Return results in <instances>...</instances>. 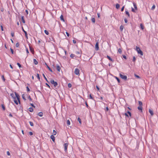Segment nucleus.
<instances>
[{
  "label": "nucleus",
  "mask_w": 158,
  "mask_h": 158,
  "mask_svg": "<svg viewBox=\"0 0 158 158\" xmlns=\"http://www.w3.org/2000/svg\"><path fill=\"white\" fill-rule=\"evenodd\" d=\"M21 20L23 23H25V22L24 19V17L23 16H22L21 17Z\"/></svg>",
  "instance_id": "f3484780"
},
{
  "label": "nucleus",
  "mask_w": 158,
  "mask_h": 158,
  "mask_svg": "<svg viewBox=\"0 0 158 158\" xmlns=\"http://www.w3.org/2000/svg\"><path fill=\"white\" fill-rule=\"evenodd\" d=\"M67 124L68 126H69L70 124V122L69 120H67Z\"/></svg>",
  "instance_id": "bb28decb"
},
{
  "label": "nucleus",
  "mask_w": 158,
  "mask_h": 158,
  "mask_svg": "<svg viewBox=\"0 0 158 158\" xmlns=\"http://www.w3.org/2000/svg\"><path fill=\"white\" fill-rule=\"evenodd\" d=\"M139 106H142V102L141 101H139Z\"/></svg>",
  "instance_id": "ea45409f"
},
{
  "label": "nucleus",
  "mask_w": 158,
  "mask_h": 158,
  "mask_svg": "<svg viewBox=\"0 0 158 158\" xmlns=\"http://www.w3.org/2000/svg\"><path fill=\"white\" fill-rule=\"evenodd\" d=\"M138 53V54H140L141 56H143V52L140 49L138 50V51L137 52Z\"/></svg>",
  "instance_id": "9b49d317"
},
{
  "label": "nucleus",
  "mask_w": 158,
  "mask_h": 158,
  "mask_svg": "<svg viewBox=\"0 0 158 158\" xmlns=\"http://www.w3.org/2000/svg\"><path fill=\"white\" fill-rule=\"evenodd\" d=\"M131 10H132V12H135V10L133 8H132Z\"/></svg>",
  "instance_id": "69168bd1"
},
{
  "label": "nucleus",
  "mask_w": 158,
  "mask_h": 158,
  "mask_svg": "<svg viewBox=\"0 0 158 158\" xmlns=\"http://www.w3.org/2000/svg\"><path fill=\"white\" fill-rule=\"evenodd\" d=\"M119 76H120V77L121 78H122V79H124L125 81H126L127 80V76L123 75L121 73L119 74Z\"/></svg>",
  "instance_id": "7ed1b4c3"
},
{
  "label": "nucleus",
  "mask_w": 158,
  "mask_h": 158,
  "mask_svg": "<svg viewBox=\"0 0 158 158\" xmlns=\"http://www.w3.org/2000/svg\"><path fill=\"white\" fill-rule=\"evenodd\" d=\"M137 108L139 110H140L141 112H142L143 110H142V106H139Z\"/></svg>",
  "instance_id": "9d476101"
},
{
  "label": "nucleus",
  "mask_w": 158,
  "mask_h": 158,
  "mask_svg": "<svg viewBox=\"0 0 158 158\" xmlns=\"http://www.w3.org/2000/svg\"><path fill=\"white\" fill-rule=\"evenodd\" d=\"M70 56L71 58H73L74 57L75 55L73 54H71L70 55Z\"/></svg>",
  "instance_id": "4c0bfd02"
},
{
  "label": "nucleus",
  "mask_w": 158,
  "mask_h": 158,
  "mask_svg": "<svg viewBox=\"0 0 158 158\" xmlns=\"http://www.w3.org/2000/svg\"><path fill=\"white\" fill-rule=\"evenodd\" d=\"M74 73L77 75H79V70L78 68H76L75 69L74 71Z\"/></svg>",
  "instance_id": "39448f33"
},
{
  "label": "nucleus",
  "mask_w": 158,
  "mask_h": 158,
  "mask_svg": "<svg viewBox=\"0 0 158 158\" xmlns=\"http://www.w3.org/2000/svg\"><path fill=\"white\" fill-rule=\"evenodd\" d=\"M85 105H86V107L88 108H89V106H88V104L86 102H85Z\"/></svg>",
  "instance_id": "e2e57ef3"
},
{
  "label": "nucleus",
  "mask_w": 158,
  "mask_h": 158,
  "mask_svg": "<svg viewBox=\"0 0 158 158\" xmlns=\"http://www.w3.org/2000/svg\"><path fill=\"white\" fill-rule=\"evenodd\" d=\"M7 154L8 156H10V152L9 151H7Z\"/></svg>",
  "instance_id": "680f3d73"
},
{
  "label": "nucleus",
  "mask_w": 158,
  "mask_h": 158,
  "mask_svg": "<svg viewBox=\"0 0 158 158\" xmlns=\"http://www.w3.org/2000/svg\"><path fill=\"white\" fill-rule=\"evenodd\" d=\"M124 27L123 25H121L120 27V29L121 31H122Z\"/></svg>",
  "instance_id": "393cba45"
},
{
  "label": "nucleus",
  "mask_w": 158,
  "mask_h": 158,
  "mask_svg": "<svg viewBox=\"0 0 158 158\" xmlns=\"http://www.w3.org/2000/svg\"><path fill=\"white\" fill-rule=\"evenodd\" d=\"M11 34L12 37H13L14 36V32H11Z\"/></svg>",
  "instance_id": "13d9d810"
},
{
  "label": "nucleus",
  "mask_w": 158,
  "mask_h": 158,
  "mask_svg": "<svg viewBox=\"0 0 158 158\" xmlns=\"http://www.w3.org/2000/svg\"><path fill=\"white\" fill-rule=\"evenodd\" d=\"M2 79L3 81H5V79L4 78V76L3 75H2Z\"/></svg>",
  "instance_id": "a19ab883"
},
{
  "label": "nucleus",
  "mask_w": 158,
  "mask_h": 158,
  "mask_svg": "<svg viewBox=\"0 0 158 158\" xmlns=\"http://www.w3.org/2000/svg\"><path fill=\"white\" fill-rule=\"evenodd\" d=\"M136 60V58L134 56L133 57V62H135Z\"/></svg>",
  "instance_id": "864d4df0"
},
{
  "label": "nucleus",
  "mask_w": 158,
  "mask_h": 158,
  "mask_svg": "<svg viewBox=\"0 0 158 158\" xmlns=\"http://www.w3.org/2000/svg\"><path fill=\"white\" fill-rule=\"evenodd\" d=\"M29 123L31 125V126H34V124L32 122L30 121V122H29Z\"/></svg>",
  "instance_id": "7c9ffc66"
},
{
  "label": "nucleus",
  "mask_w": 158,
  "mask_h": 158,
  "mask_svg": "<svg viewBox=\"0 0 158 158\" xmlns=\"http://www.w3.org/2000/svg\"><path fill=\"white\" fill-rule=\"evenodd\" d=\"M27 90V92H29L30 91V89L29 88L28 86L26 87Z\"/></svg>",
  "instance_id": "c03bdc74"
},
{
  "label": "nucleus",
  "mask_w": 158,
  "mask_h": 158,
  "mask_svg": "<svg viewBox=\"0 0 158 158\" xmlns=\"http://www.w3.org/2000/svg\"><path fill=\"white\" fill-rule=\"evenodd\" d=\"M11 52V53L13 54L14 53V50L13 49H12L11 48H10V49Z\"/></svg>",
  "instance_id": "6e6d98bb"
},
{
  "label": "nucleus",
  "mask_w": 158,
  "mask_h": 158,
  "mask_svg": "<svg viewBox=\"0 0 158 158\" xmlns=\"http://www.w3.org/2000/svg\"><path fill=\"white\" fill-rule=\"evenodd\" d=\"M19 46V42H17L16 43V46L17 47H18Z\"/></svg>",
  "instance_id": "de8ad7c7"
},
{
  "label": "nucleus",
  "mask_w": 158,
  "mask_h": 158,
  "mask_svg": "<svg viewBox=\"0 0 158 158\" xmlns=\"http://www.w3.org/2000/svg\"><path fill=\"white\" fill-rule=\"evenodd\" d=\"M28 98L29 99L30 101H31L32 100V98H31V96L30 95H29L28 97Z\"/></svg>",
  "instance_id": "37998d69"
},
{
  "label": "nucleus",
  "mask_w": 158,
  "mask_h": 158,
  "mask_svg": "<svg viewBox=\"0 0 158 158\" xmlns=\"http://www.w3.org/2000/svg\"><path fill=\"white\" fill-rule=\"evenodd\" d=\"M60 68L59 65L57 64H56V69L59 72L60 71Z\"/></svg>",
  "instance_id": "f8f14e48"
},
{
  "label": "nucleus",
  "mask_w": 158,
  "mask_h": 158,
  "mask_svg": "<svg viewBox=\"0 0 158 158\" xmlns=\"http://www.w3.org/2000/svg\"><path fill=\"white\" fill-rule=\"evenodd\" d=\"M118 51L120 54L122 53V50L121 48H119L118 50Z\"/></svg>",
  "instance_id": "58836bf2"
},
{
  "label": "nucleus",
  "mask_w": 158,
  "mask_h": 158,
  "mask_svg": "<svg viewBox=\"0 0 158 158\" xmlns=\"http://www.w3.org/2000/svg\"><path fill=\"white\" fill-rule=\"evenodd\" d=\"M22 29L23 31L24 32V33L25 34V35L26 38H27V39L28 36H27V32L24 30L23 27H22Z\"/></svg>",
  "instance_id": "0eeeda50"
},
{
  "label": "nucleus",
  "mask_w": 158,
  "mask_h": 158,
  "mask_svg": "<svg viewBox=\"0 0 158 158\" xmlns=\"http://www.w3.org/2000/svg\"><path fill=\"white\" fill-rule=\"evenodd\" d=\"M91 21L92 22L94 23L95 22V19L94 18H91Z\"/></svg>",
  "instance_id": "473e14b6"
},
{
  "label": "nucleus",
  "mask_w": 158,
  "mask_h": 158,
  "mask_svg": "<svg viewBox=\"0 0 158 158\" xmlns=\"http://www.w3.org/2000/svg\"><path fill=\"white\" fill-rule=\"evenodd\" d=\"M125 13L129 17H130V14H129V12L128 11L126 10L125 11Z\"/></svg>",
  "instance_id": "4be33fe9"
},
{
  "label": "nucleus",
  "mask_w": 158,
  "mask_h": 158,
  "mask_svg": "<svg viewBox=\"0 0 158 158\" xmlns=\"http://www.w3.org/2000/svg\"><path fill=\"white\" fill-rule=\"evenodd\" d=\"M26 52H27V54L29 53V52L27 48L26 47Z\"/></svg>",
  "instance_id": "5fc2aeb1"
},
{
  "label": "nucleus",
  "mask_w": 158,
  "mask_h": 158,
  "mask_svg": "<svg viewBox=\"0 0 158 158\" xmlns=\"http://www.w3.org/2000/svg\"><path fill=\"white\" fill-rule=\"evenodd\" d=\"M127 113L129 115V116L131 117V113L129 111H128L127 112Z\"/></svg>",
  "instance_id": "e433bc0d"
},
{
  "label": "nucleus",
  "mask_w": 158,
  "mask_h": 158,
  "mask_svg": "<svg viewBox=\"0 0 158 158\" xmlns=\"http://www.w3.org/2000/svg\"><path fill=\"white\" fill-rule=\"evenodd\" d=\"M45 84L49 88H50V86L48 83H46Z\"/></svg>",
  "instance_id": "bf43d9fd"
},
{
  "label": "nucleus",
  "mask_w": 158,
  "mask_h": 158,
  "mask_svg": "<svg viewBox=\"0 0 158 158\" xmlns=\"http://www.w3.org/2000/svg\"><path fill=\"white\" fill-rule=\"evenodd\" d=\"M124 20L125 22V23H127V20L126 18H125L124 19Z\"/></svg>",
  "instance_id": "4d7b16f0"
},
{
  "label": "nucleus",
  "mask_w": 158,
  "mask_h": 158,
  "mask_svg": "<svg viewBox=\"0 0 158 158\" xmlns=\"http://www.w3.org/2000/svg\"><path fill=\"white\" fill-rule=\"evenodd\" d=\"M2 108L3 109V110H5V106L4 104H2Z\"/></svg>",
  "instance_id": "cd10ccee"
},
{
  "label": "nucleus",
  "mask_w": 158,
  "mask_h": 158,
  "mask_svg": "<svg viewBox=\"0 0 158 158\" xmlns=\"http://www.w3.org/2000/svg\"><path fill=\"white\" fill-rule=\"evenodd\" d=\"M33 61L34 64H38V61L36 60L35 59H34Z\"/></svg>",
  "instance_id": "6ab92c4d"
},
{
  "label": "nucleus",
  "mask_w": 158,
  "mask_h": 158,
  "mask_svg": "<svg viewBox=\"0 0 158 158\" xmlns=\"http://www.w3.org/2000/svg\"><path fill=\"white\" fill-rule=\"evenodd\" d=\"M30 105L32 107L34 108H35V106L34 105V104L32 103H31Z\"/></svg>",
  "instance_id": "052dcab7"
},
{
  "label": "nucleus",
  "mask_w": 158,
  "mask_h": 158,
  "mask_svg": "<svg viewBox=\"0 0 158 158\" xmlns=\"http://www.w3.org/2000/svg\"><path fill=\"white\" fill-rule=\"evenodd\" d=\"M119 7L120 5H119V4L117 3L116 4V8L117 9H118L119 8Z\"/></svg>",
  "instance_id": "5701e85b"
},
{
  "label": "nucleus",
  "mask_w": 158,
  "mask_h": 158,
  "mask_svg": "<svg viewBox=\"0 0 158 158\" xmlns=\"http://www.w3.org/2000/svg\"><path fill=\"white\" fill-rule=\"evenodd\" d=\"M140 26L141 29L143 30L144 29V26L142 23L140 24Z\"/></svg>",
  "instance_id": "412c9836"
},
{
  "label": "nucleus",
  "mask_w": 158,
  "mask_h": 158,
  "mask_svg": "<svg viewBox=\"0 0 158 158\" xmlns=\"http://www.w3.org/2000/svg\"><path fill=\"white\" fill-rule=\"evenodd\" d=\"M135 76L136 77H137L138 78H140V77L138 75L136 74H135Z\"/></svg>",
  "instance_id": "3c124183"
},
{
  "label": "nucleus",
  "mask_w": 158,
  "mask_h": 158,
  "mask_svg": "<svg viewBox=\"0 0 158 158\" xmlns=\"http://www.w3.org/2000/svg\"><path fill=\"white\" fill-rule=\"evenodd\" d=\"M43 76L44 78V79L46 80V81L48 82V81L47 79V78H46L45 75H44V74H43Z\"/></svg>",
  "instance_id": "b1692460"
},
{
  "label": "nucleus",
  "mask_w": 158,
  "mask_h": 158,
  "mask_svg": "<svg viewBox=\"0 0 158 158\" xmlns=\"http://www.w3.org/2000/svg\"><path fill=\"white\" fill-rule=\"evenodd\" d=\"M36 77H37V78H38V79H39V81H40V78L39 74L38 73L37 74Z\"/></svg>",
  "instance_id": "c9c22d12"
},
{
  "label": "nucleus",
  "mask_w": 158,
  "mask_h": 158,
  "mask_svg": "<svg viewBox=\"0 0 158 158\" xmlns=\"http://www.w3.org/2000/svg\"><path fill=\"white\" fill-rule=\"evenodd\" d=\"M125 6H123L121 8V11H123L124 10Z\"/></svg>",
  "instance_id": "603ef678"
},
{
  "label": "nucleus",
  "mask_w": 158,
  "mask_h": 158,
  "mask_svg": "<svg viewBox=\"0 0 158 158\" xmlns=\"http://www.w3.org/2000/svg\"><path fill=\"white\" fill-rule=\"evenodd\" d=\"M22 98H23V99L25 101L26 100V98H25V95L24 94H23L22 95Z\"/></svg>",
  "instance_id": "2f4dec72"
},
{
  "label": "nucleus",
  "mask_w": 158,
  "mask_h": 158,
  "mask_svg": "<svg viewBox=\"0 0 158 158\" xmlns=\"http://www.w3.org/2000/svg\"><path fill=\"white\" fill-rule=\"evenodd\" d=\"M15 96L13 93L10 94V95L11 97L13 99L15 103L16 104H18V102L20 104V97L19 95L16 92H15Z\"/></svg>",
  "instance_id": "f257e3e1"
},
{
  "label": "nucleus",
  "mask_w": 158,
  "mask_h": 158,
  "mask_svg": "<svg viewBox=\"0 0 158 158\" xmlns=\"http://www.w3.org/2000/svg\"><path fill=\"white\" fill-rule=\"evenodd\" d=\"M77 120L79 122V123L81 124V118H80L78 117V118Z\"/></svg>",
  "instance_id": "c85d7f7f"
},
{
  "label": "nucleus",
  "mask_w": 158,
  "mask_h": 158,
  "mask_svg": "<svg viewBox=\"0 0 158 158\" xmlns=\"http://www.w3.org/2000/svg\"><path fill=\"white\" fill-rule=\"evenodd\" d=\"M47 68L48 69H49V70L51 72H52L53 71H52V69L50 68L49 67L48 65H47Z\"/></svg>",
  "instance_id": "a878e982"
},
{
  "label": "nucleus",
  "mask_w": 158,
  "mask_h": 158,
  "mask_svg": "<svg viewBox=\"0 0 158 158\" xmlns=\"http://www.w3.org/2000/svg\"><path fill=\"white\" fill-rule=\"evenodd\" d=\"M95 49L96 50L98 51L99 50V48L98 46V42H97L95 44Z\"/></svg>",
  "instance_id": "423d86ee"
},
{
  "label": "nucleus",
  "mask_w": 158,
  "mask_h": 158,
  "mask_svg": "<svg viewBox=\"0 0 158 158\" xmlns=\"http://www.w3.org/2000/svg\"><path fill=\"white\" fill-rule=\"evenodd\" d=\"M29 110L30 112H32L33 110V109L32 107H30L29 108Z\"/></svg>",
  "instance_id": "a211bd4d"
},
{
  "label": "nucleus",
  "mask_w": 158,
  "mask_h": 158,
  "mask_svg": "<svg viewBox=\"0 0 158 158\" xmlns=\"http://www.w3.org/2000/svg\"><path fill=\"white\" fill-rule=\"evenodd\" d=\"M50 82L55 87H56L58 85L56 81H54L52 79H51Z\"/></svg>",
  "instance_id": "f03ea898"
},
{
  "label": "nucleus",
  "mask_w": 158,
  "mask_h": 158,
  "mask_svg": "<svg viewBox=\"0 0 158 158\" xmlns=\"http://www.w3.org/2000/svg\"><path fill=\"white\" fill-rule=\"evenodd\" d=\"M106 57L109 60L112 62H113L114 61V60L111 58L108 55H107Z\"/></svg>",
  "instance_id": "6e6552de"
},
{
  "label": "nucleus",
  "mask_w": 158,
  "mask_h": 158,
  "mask_svg": "<svg viewBox=\"0 0 158 158\" xmlns=\"http://www.w3.org/2000/svg\"><path fill=\"white\" fill-rule=\"evenodd\" d=\"M155 5H153L151 8V10H153L155 8Z\"/></svg>",
  "instance_id": "79ce46f5"
},
{
  "label": "nucleus",
  "mask_w": 158,
  "mask_h": 158,
  "mask_svg": "<svg viewBox=\"0 0 158 158\" xmlns=\"http://www.w3.org/2000/svg\"><path fill=\"white\" fill-rule=\"evenodd\" d=\"M29 134L30 135H32L33 134V133H32V132H31V131H30V132H29Z\"/></svg>",
  "instance_id": "338daca9"
},
{
  "label": "nucleus",
  "mask_w": 158,
  "mask_h": 158,
  "mask_svg": "<svg viewBox=\"0 0 158 158\" xmlns=\"http://www.w3.org/2000/svg\"><path fill=\"white\" fill-rule=\"evenodd\" d=\"M149 112L152 116L154 114L153 111L152 110L149 109Z\"/></svg>",
  "instance_id": "4468645a"
},
{
  "label": "nucleus",
  "mask_w": 158,
  "mask_h": 158,
  "mask_svg": "<svg viewBox=\"0 0 158 158\" xmlns=\"http://www.w3.org/2000/svg\"><path fill=\"white\" fill-rule=\"evenodd\" d=\"M38 115L39 116L41 117L43 116V113L42 112H39L38 113Z\"/></svg>",
  "instance_id": "ddd939ff"
},
{
  "label": "nucleus",
  "mask_w": 158,
  "mask_h": 158,
  "mask_svg": "<svg viewBox=\"0 0 158 158\" xmlns=\"http://www.w3.org/2000/svg\"><path fill=\"white\" fill-rule=\"evenodd\" d=\"M44 33H45V34L47 35H48V34H49V33L48 32V31L46 30H45L44 31Z\"/></svg>",
  "instance_id": "f704fd0d"
},
{
  "label": "nucleus",
  "mask_w": 158,
  "mask_h": 158,
  "mask_svg": "<svg viewBox=\"0 0 158 158\" xmlns=\"http://www.w3.org/2000/svg\"><path fill=\"white\" fill-rule=\"evenodd\" d=\"M69 145L68 143H64V151L66 152H67V148Z\"/></svg>",
  "instance_id": "20e7f679"
},
{
  "label": "nucleus",
  "mask_w": 158,
  "mask_h": 158,
  "mask_svg": "<svg viewBox=\"0 0 158 158\" xmlns=\"http://www.w3.org/2000/svg\"><path fill=\"white\" fill-rule=\"evenodd\" d=\"M66 33L67 35L68 36H69V33H68L67 32H66Z\"/></svg>",
  "instance_id": "774afa93"
},
{
  "label": "nucleus",
  "mask_w": 158,
  "mask_h": 158,
  "mask_svg": "<svg viewBox=\"0 0 158 158\" xmlns=\"http://www.w3.org/2000/svg\"><path fill=\"white\" fill-rule=\"evenodd\" d=\"M68 86L69 88H71L72 87V85L70 83H69Z\"/></svg>",
  "instance_id": "a18cd8bd"
},
{
  "label": "nucleus",
  "mask_w": 158,
  "mask_h": 158,
  "mask_svg": "<svg viewBox=\"0 0 158 158\" xmlns=\"http://www.w3.org/2000/svg\"><path fill=\"white\" fill-rule=\"evenodd\" d=\"M89 98H90V99H94V98H93V97L92 96H91V94H90L89 95Z\"/></svg>",
  "instance_id": "8fccbe9b"
},
{
  "label": "nucleus",
  "mask_w": 158,
  "mask_h": 158,
  "mask_svg": "<svg viewBox=\"0 0 158 158\" xmlns=\"http://www.w3.org/2000/svg\"><path fill=\"white\" fill-rule=\"evenodd\" d=\"M133 4L135 9V10H137V8L136 4L135 2H133Z\"/></svg>",
  "instance_id": "aec40b11"
},
{
  "label": "nucleus",
  "mask_w": 158,
  "mask_h": 158,
  "mask_svg": "<svg viewBox=\"0 0 158 158\" xmlns=\"http://www.w3.org/2000/svg\"><path fill=\"white\" fill-rule=\"evenodd\" d=\"M30 50L31 52L33 54L34 53V50L33 48H31L30 46H29Z\"/></svg>",
  "instance_id": "1a4fd4ad"
},
{
  "label": "nucleus",
  "mask_w": 158,
  "mask_h": 158,
  "mask_svg": "<svg viewBox=\"0 0 158 158\" xmlns=\"http://www.w3.org/2000/svg\"><path fill=\"white\" fill-rule=\"evenodd\" d=\"M1 11L2 12H3L4 11V8H3L2 7L1 9Z\"/></svg>",
  "instance_id": "0e129e2a"
},
{
  "label": "nucleus",
  "mask_w": 158,
  "mask_h": 158,
  "mask_svg": "<svg viewBox=\"0 0 158 158\" xmlns=\"http://www.w3.org/2000/svg\"><path fill=\"white\" fill-rule=\"evenodd\" d=\"M60 20L61 21H63L64 22V19L63 16L62 15H61L60 16Z\"/></svg>",
  "instance_id": "dca6fc26"
},
{
  "label": "nucleus",
  "mask_w": 158,
  "mask_h": 158,
  "mask_svg": "<svg viewBox=\"0 0 158 158\" xmlns=\"http://www.w3.org/2000/svg\"><path fill=\"white\" fill-rule=\"evenodd\" d=\"M50 138L52 139L53 141L54 142L55 141V137L53 135H51V136Z\"/></svg>",
  "instance_id": "2eb2a0df"
},
{
  "label": "nucleus",
  "mask_w": 158,
  "mask_h": 158,
  "mask_svg": "<svg viewBox=\"0 0 158 158\" xmlns=\"http://www.w3.org/2000/svg\"><path fill=\"white\" fill-rule=\"evenodd\" d=\"M56 131L54 130H53V131L52 134L53 135H56Z\"/></svg>",
  "instance_id": "c756f323"
},
{
  "label": "nucleus",
  "mask_w": 158,
  "mask_h": 158,
  "mask_svg": "<svg viewBox=\"0 0 158 158\" xmlns=\"http://www.w3.org/2000/svg\"><path fill=\"white\" fill-rule=\"evenodd\" d=\"M115 78L116 79V80H117L118 82V83H120V80L117 77H115Z\"/></svg>",
  "instance_id": "72a5a7b5"
},
{
  "label": "nucleus",
  "mask_w": 158,
  "mask_h": 158,
  "mask_svg": "<svg viewBox=\"0 0 158 158\" xmlns=\"http://www.w3.org/2000/svg\"><path fill=\"white\" fill-rule=\"evenodd\" d=\"M136 50L137 52H138V50L140 49L138 47H137V46L136 47Z\"/></svg>",
  "instance_id": "09e8293b"
},
{
  "label": "nucleus",
  "mask_w": 158,
  "mask_h": 158,
  "mask_svg": "<svg viewBox=\"0 0 158 158\" xmlns=\"http://www.w3.org/2000/svg\"><path fill=\"white\" fill-rule=\"evenodd\" d=\"M17 64L19 68L21 67V65L19 63H17Z\"/></svg>",
  "instance_id": "49530a36"
}]
</instances>
